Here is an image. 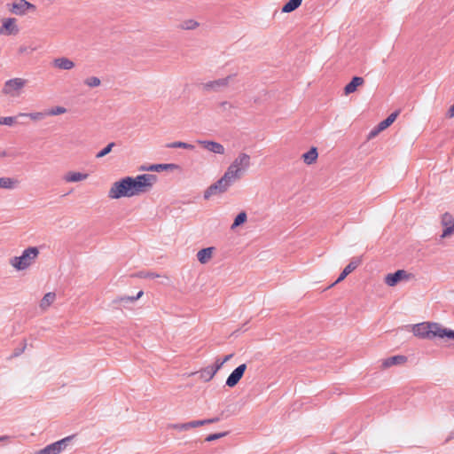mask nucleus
<instances>
[{"mask_svg": "<svg viewBox=\"0 0 454 454\" xmlns=\"http://www.w3.org/2000/svg\"><path fill=\"white\" fill-rule=\"evenodd\" d=\"M131 186L134 196L148 192L157 181V176L153 174L138 175L131 177Z\"/></svg>", "mask_w": 454, "mask_h": 454, "instance_id": "obj_4", "label": "nucleus"}, {"mask_svg": "<svg viewBox=\"0 0 454 454\" xmlns=\"http://www.w3.org/2000/svg\"><path fill=\"white\" fill-rule=\"evenodd\" d=\"M19 181L12 177H0V188L13 190L18 186Z\"/></svg>", "mask_w": 454, "mask_h": 454, "instance_id": "obj_21", "label": "nucleus"}, {"mask_svg": "<svg viewBox=\"0 0 454 454\" xmlns=\"http://www.w3.org/2000/svg\"><path fill=\"white\" fill-rule=\"evenodd\" d=\"M246 369V364H242L239 365L236 369H234V371L229 375V377L226 380V386L230 387H235L243 377Z\"/></svg>", "mask_w": 454, "mask_h": 454, "instance_id": "obj_12", "label": "nucleus"}, {"mask_svg": "<svg viewBox=\"0 0 454 454\" xmlns=\"http://www.w3.org/2000/svg\"><path fill=\"white\" fill-rule=\"evenodd\" d=\"M18 116L0 117V125L12 126L15 123Z\"/></svg>", "mask_w": 454, "mask_h": 454, "instance_id": "obj_36", "label": "nucleus"}, {"mask_svg": "<svg viewBox=\"0 0 454 454\" xmlns=\"http://www.w3.org/2000/svg\"><path fill=\"white\" fill-rule=\"evenodd\" d=\"M114 146H115L114 142L109 143L106 147H104L101 151H99L96 154V158L99 159V158L105 157L106 155H107L108 153H110L112 152V150Z\"/></svg>", "mask_w": 454, "mask_h": 454, "instance_id": "obj_32", "label": "nucleus"}, {"mask_svg": "<svg viewBox=\"0 0 454 454\" xmlns=\"http://www.w3.org/2000/svg\"><path fill=\"white\" fill-rule=\"evenodd\" d=\"M219 420H220V418L215 417V418H212V419H205V422H206V425H207V424L218 422Z\"/></svg>", "mask_w": 454, "mask_h": 454, "instance_id": "obj_43", "label": "nucleus"}, {"mask_svg": "<svg viewBox=\"0 0 454 454\" xmlns=\"http://www.w3.org/2000/svg\"><path fill=\"white\" fill-rule=\"evenodd\" d=\"M38 254L37 247H30L25 249L20 256L11 258L10 264L17 270H26L35 262Z\"/></svg>", "mask_w": 454, "mask_h": 454, "instance_id": "obj_3", "label": "nucleus"}, {"mask_svg": "<svg viewBox=\"0 0 454 454\" xmlns=\"http://www.w3.org/2000/svg\"><path fill=\"white\" fill-rule=\"evenodd\" d=\"M199 27V23L193 20H186L180 24V27L184 30H192Z\"/></svg>", "mask_w": 454, "mask_h": 454, "instance_id": "obj_29", "label": "nucleus"}, {"mask_svg": "<svg viewBox=\"0 0 454 454\" xmlns=\"http://www.w3.org/2000/svg\"><path fill=\"white\" fill-rule=\"evenodd\" d=\"M19 51H20V53H24V52L27 51V48L24 47V46H21Z\"/></svg>", "mask_w": 454, "mask_h": 454, "instance_id": "obj_46", "label": "nucleus"}, {"mask_svg": "<svg viewBox=\"0 0 454 454\" xmlns=\"http://www.w3.org/2000/svg\"><path fill=\"white\" fill-rule=\"evenodd\" d=\"M0 155H1V156H3V157H4V156H7V155H9V154H8L6 152H3Z\"/></svg>", "mask_w": 454, "mask_h": 454, "instance_id": "obj_48", "label": "nucleus"}, {"mask_svg": "<svg viewBox=\"0 0 454 454\" xmlns=\"http://www.w3.org/2000/svg\"><path fill=\"white\" fill-rule=\"evenodd\" d=\"M235 78V74L228 75L215 81H210L202 84L203 90L206 91H220L227 87Z\"/></svg>", "mask_w": 454, "mask_h": 454, "instance_id": "obj_9", "label": "nucleus"}, {"mask_svg": "<svg viewBox=\"0 0 454 454\" xmlns=\"http://www.w3.org/2000/svg\"><path fill=\"white\" fill-rule=\"evenodd\" d=\"M55 299H56L55 293L49 292V293L45 294L44 296L43 297V299L41 300L40 308L43 310H45L54 302Z\"/></svg>", "mask_w": 454, "mask_h": 454, "instance_id": "obj_25", "label": "nucleus"}, {"mask_svg": "<svg viewBox=\"0 0 454 454\" xmlns=\"http://www.w3.org/2000/svg\"><path fill=\"white\" fill-rule=\"evenodd\" d=\"M448 338V339H453L454 340V330H451V329H449V328H444V332H443V338Z\"/></svg>", "mask_w": 454, "mask_h": 454, "instance_id": "obj_42", "label": "nucleus"}, {"mask_svg": "<svg viewBox=\"0 0 454 454\" xmlns=\"http://www.w3.org/2000/svg\"><path fill=\"white\" fill-rule=\"evenodd\" d=\"M46 112L43 113V112H35V113H29V114H20L18 116H27L29 117L31 120H34V121H39V120H42L44 118V116H46Z\"/></svg>", "mask_w": 454, "mask_h": 454, "instance_id": "obj_31", "label": "nucleus"}, {"mask_svg": "<svg viewBox=\"0 0 454 454\" xmlns=\"http://www.w3.org/2000/svg\"><path fill=\"white\" fill-rule=\"evenodd\" d=\"M133 196L134 192L132 191L130 176H126L120 181L114 182L108 192V197L114 200Z\"/></svg>", "mask_w": 454, "mask_h": 454, "instance_id": "obj_5", "label": "nucleus"}, {"mask_svg": "<svg viewBox=\"0 0 454 454\" xmlns=\"http://www.w3.org/2000/svg\"><path fill=\"white\" fill-rule=\"evenodd\" d=\"M318 157L317 150L316 147H311L307 153L302 155L303 161L310 165L314 163Z\"/></svg>", "mask_w": 454, "mask_h": 454, "instance_id": "obj_24", "label": "nucleus"}, {"mask_svg": "<svg viewBox=\"0 0 454 454\" xmlns=\"http://www.w3.org/2000/svg\"><path fill=\"white\" fill-rule=\"evenodd\" d=\"M198 143L203 146L206 150L216 153L224 154L225 149L223 145L215 141L209 140H199Z\"/></svg>", "mask_w": 454, "mask_h": 454, "instance_id": "obj_14", "label": "nucleus"}, {"mask_svg": "<svg viewBox=\"0 0 454 454\" xmlns=\"http://www.w3.org/2000/svg\"><path fill=\"white\" fill-rule=\"evenodd\" d=\"M251 166V157L246 153H239L227 168L228 175H231L237 181L239 180Z\"/></svg>", "mask_w": 454, "mask_h": 454, "instance_id": "obj_2", "label": "nucleus"}, {"mask_svg": "<svg viewBox=\"0 0 454 454\" xmlns=\"http://www.w3.org/2000/svg\"><path fill=\"white\" fill-rule=\"evenodd\" d=\"M7 7L11 13L17 16H25L36 11V6L27 0H14L7 4Z\"/></svg>", "mask_w": 454, "mask_h": 454, "instance_id": "obj_7", "label": "nucleus"}, {"mask_svg": "<svg viewBox=\"0 0 454 454\" xmlns=\"http://www.w3.org/2000/svg\"><path fill=\"white\" fill-rule=\"evenodd\" d=\"M213 247H207L200 249L197 253V259L200 263H207L212 257L213 254Z\"/></svg>", "mask_w": 454, "mask_h": 454, "instance_id": "obj_20", "label": "nucleus"}, {"mask_svg": "<svg viewBox=\"0 0 454 454\" xmlns=\"http://www.w3.org/2000/svg\"><path fill=\"white\" fill-rule=\"evenodd\" d=\"M51 66L59 70H71L74 67V62L68 58L60 57L52 60Z\"/></svg>", "mask_w": 454, "mask_h": 454, "instance_id": "obj_15", "label": "nucleus"}, {"mask_svg": "<svg viewBox=\"0 0 454 454\" xmlns=\"http://www.w3.org/2000/svg\"><path fill=\"white\" fill-rule=\"evenodd\" d=\"M380 131H378V126L373 129L372 130H371L370 134H369V138H372V137H374L378 133H380Z\"/></svg>", "mask_w": 454, "mask_h": 454, "instance_id": "obj_45", "label": "nucleus"}, {"mask_svg": "<svg viewBox=\"0 0 454 454\" xmlns=\"http://www.w3.org/2000/svg\"><path fill=\"white\" fill-rule=\"evenodd\" d=\"M67 113V109L63 106H55L46 112L47 115H59Z\"/></svg>", "mask_w": 454, "mask_h": 454, "instance_id": "obj_34", "label": "nucleus"}, {"mask_svg": "<svg viewBox=\"0 0 454 454\" xmlns=\"http://www.w3.org/2000/svg\"><path fill=\"white\" fill-rule=\"evenodd\" d=\"M167 147L168 148H184V149H189V150L194 149L193 145L188 144L185 142H179V141L168 144Z\"/></svg>", "mask_w": 454, "mask_h": 454, "instance_id": "obj_28", "label": "nucleus"}, {"mask_svg": "<svg viewBox=\"0 0 454 454\" xmlns=\"http://www.w3.org/2000/svg\"><path fill=\"white\" fill-rule=\"evenodd\" d=\"M228 434V432H223V433H216V434H209L207 436L206 438V441L207 442H213V441H215V440H218L225 435Z\"/></svg>", "mask_w": 454, "mask_h": 454, "instance_id": "obj_39", "label": "nucleus"}, {"mask_svg": "<svg viewBox=\"0 0 454 454\" xmlns=\"http://www.w3.org/2000/svg\"><path fill=\"white\" fill-rule=\"evenodd\" d=\"M236 181V179L231 176V175H228V172L225 171L219 180L208 186L204 192V199L208 200L214 195L225 192Z\"/></svg>", "mask_w": 454, "mask_h": 454, "instance_id": "obj_6", "label": "nucleus"}, {"mask_svg": "<svg viewBox=\"0 0 454 454\" xmlns=\"http://www.w3.org/2000/svg\"><path fill=\"white\" fill-rule=\"evenodd\" d=\"M26 80L22 78L10 79L4 82L2 92L11 97H17L26 85Z\"/></svg>", "mask_w": 454, "mask_h": 454, "instance_id": "obj_8", "label": "nucleus"}, {"mask_svg": "<svg viewBox=\"0 0 454 454\" xmlns=\"http://www.w3.org/2000/svg\"><path fill=\"white\" fill-rule=\"evenodd\" d=\"M204 425H206L205 419L193 420V421L188 422L189 430L192 428H194V427L204 426Z\"/></svg>", "mask_w": 454, "mask_h": 454, "instance_id": "obj_41", "label": "nucleus"}, {"mask_svg": "<svg viewBox=\"0 0 454 454\" xmlns=\"http://www.w3.org/2000/svg\"><path fill=\"white\" fill-rule=\"evenodd\" d=\"M398 114H399V112L395 111V112L392 113L391 114H389L385 120L380 121L378 124V131H382L385 129H387V127H389L395 121Z\"/></svg>", "mask_w": 454, "mask_h": 454, "instance_id": "obj_22", "label": "nucleus"}, {"mask_svg": "<svg viewBox=\"0 0 454 454\" xmlns=\"http://www.w3.org/2000/svg\"><path fill=\"white\" fill-rule=\"evenodd\" d=\"M143 291H139L136 296H123L120 298L121 301L134 302L143 295Z\"/></svg>", "mask_w": 454, "mask_h": 454, "instance_id": "obj_38", "label": "nucleus"}, {"mask_svg": "<svg viewBox=\"0 0 454 454\" xmlns=\"http://www.w3.org/2000/svg\"><path fill=\"white\" fill-rule=\"evenodd\" d=\"M442 224L444 227L442 238H446L454 233V218L450 214L445 213L442 215Z\"/></svg>", "mask_w": 454, "mask_h": 454, "instance_id": "obj_13", "label": "nucleus"}, {"mask_svg": "<svg viewBox=\"0 0 454 454\" xmlns=\"http://www.w3.org/2000/svg\"><path fill=\"white\" fill-rule=\"evenodd\" d=\"M84 84L90 88H96L101 84V81L98 77L90 76L84 80Z\"/></svg>", "mask_w": 454, "mask_h": 454, "instance_id": "obj_33", "label": "nucleus"}, {"mask_svg": "<svg viewBox=\"0 0 454 454\" xmlns=\"http://www.w3.org/2000/svg\"><path fill=\"white\" fill-rule=\"evenodd\" d=\"M447 117H449V118L454 117V104L448 110Z\"/></svg>", "mask_w": 454, "mask_h": 454, "instance_id": "obj_44", "label": "nucleus"}, {"mask_svg": "<svg viewBox=\"0 0 454 454\" xmlns=\"http://www.w3.org/2000/svg\"><path fill=\"white\" fill-rule=\"evenodd\" d=\"M364 83V80L360 76H354L352 80L345 86L344 93L345 95L351 94L355 92L357 88Z\"/></svg>", "mask_w": 454, "mask_h": 454, "instance_id": "obj_18", "label": "nucleus"}, {"mask_svg": "<svg viewBox=\"0 0 454 454\" xmlns=\"http://www.w3.org/2000/svg\"><path fill=\"white\" fill-rule=\"evenodd\" d=\"M89 176L88 174L86 173H80V172H67L63 179L67 182V183H76V182H81V181H83L85 179H87Z\"/></svg>", "mask_w": 454, "mask_h": 454, "instance_id": "obj_19", "label": "nucleus"}, {"mask_svg": "<svg viewBox=\"0 0 454 454\" xmlns=\"http://www.w3.org/2000/svg\"><path fill=\"white\" fill-rule=\"evenodd\" d=\"M20 29L17 26V20L15 18H5L3 20L0 27V34L4 35H17Z\"/></svg>", "mask_w": 454, "mask_h": 454, "instance_id": "obj_10", "label": "nucleus"}, {"mask_svg": "<svg viewBox=\"0 0 454 454\" xmlns=\"http://www.w3.org/2000/svg\"><path fill=\"white\" fill-rule=\"evenodd\" d=\"M137 276L139 278H154L160 277V275H158L154 272H150V271H140L137 274Z\"/></svg>", "mask_w": 454, "mask_h": 454, "instance_id": "obj_40", "label": "nucleus"}, {"mask_svg": "<svg viewBox=\"0 0 454 454\" xmlns=\"http://www.w3.org/2000/svg\"><path fill=\"white\" fill-rule=\"evenodd\" d=\"M218 371L215 370L214 364L207 366L200 372V378L204 381H209Z\"/></svg>", "mask_w": 454, "mask_h": 454, "instance_id": "obj_23", "label": "nucleus"}, {"mask_svg": "<svg viewBox=\"0 0 454 454\" xmlns=\"http://www.w3.org/2000/svg\"><path fill=\"white\" fill-rule=\"evenodd\" d=\"M406 361L407 357L405 356L397 355L382 360L381 367L387 369L393 365L403 364Z\"/></svg>", "mask_w": 454, "mask_h": 454, "instance_id": "obj_17", "label": "nucleus"}, {"mask_svg": "<svg viewBox=\"0 0 454 454\" xmlns=\"http://www.w3.org/2000/svg\"><path fill=\"white\" fill-rule=\"evenodd\" d=\"M302 0H289L283 7V12H291L296 10L301 4Z\"/></svg>", "mask_w": 454, "mask_h": 454, "instance_id": "obj_26", "label": "nucleus"}, {"mask_svg": "<svg viewBox=\"0 0 454 454\" xmlns=\"http://www.w3.org/2000/svg\"><path fill=\"white\" fill-rule=\"evenodd\" d=\"M141 169H142V170H145V171H149V170L147 169V166H143V167H141Z\"/></svg>", "mask_w": 454, "mask_h": 454, "instance_id": "obj_47", "label": "nucleus"}, {"mask_svg": "<svg viewBox=\"0 0 454 454\" xmlns=\"http://www.w3.org/2000/svg\"><path fill=\"white\" fill-rule=\"evenodd\" d=\"M176 167V166L175 164H153V165L147 166V169L149 171L160 172V171H163V170H167V169H173Z\"/></svg>", "mask_w": 454, "mask_h": 454, "instance_id": "obj_27", "label": "nucleus"}, {"mask_svg": "<svg viewBox=\"0 0 454 454\" xmlns=\"http://www.w3.org/2000/svg\"><path fill=\"white\" fill-rule=\"evenodd\" d=\"M410 274L404 270H398L394 273H389L385 277V283L388 286H395L401 280H408Z\"/></svg>", "mask_w": 454, "mask_h": 454, "instance_id": "obj_11", "label": "nucleus"}, {"mask_svg": "<svg viewBox=\"0 0 454 454\" xmlns=\"http://www.w3.org/2000/svg\"><path fill=\"white\" fill-rule=\"evenodd\" d=\"M444 327L440 324L434 322H424L417 324L413 327V333L415 336L432 340L435 337L443 338Z\"/></svg>", "mask_w": 454, "mask_h": 454, "instance_id": "obj_1", "label": "nucleus"}, {"mask_svg": "<svg viewBox=\"0 0 454 454\" xmlns=\"http://www.w3.org/2000/svg\"><path fill=\"white\" fill-rule=\"evenodd\" d=\"M361 263V259L353 258L351 262L344 268L337 280L333 284L335 285L340 281H342L348 274H350L353 270H355L358 265Z\"/></svg>", "mask_w": 454, "mask_h": 454, "instance_id": "obj_16", "label": "nucleus"}, {"mask_svg": "<svg viewBox=\"0 0 454 454\" xmlns=\"http://www.w3.org/2000/svg\"><path fill=\"white\" fill-rule=\"evenodd\" d=\"M247 214L245 212H240L234 219L233 223L231 224V229H235L238 226L241 225L247 221Z\"/></svg>", "mask_w": 454, "mask_h": 454, "instance_id": "obj_30", "label": "nucleus"}, {"mask_svg": "<svg viewBox=\"0 0 454 454\" xmlns=\"http://www.w3.org/2000/svg\"><path fill=\"white\" fill-rule=\"evenodd\" d=\"M168 428L176 429V430H179V431H187V430H189L188 422L187 423H181V424H169V425H168Z\"/></svg>", "mask_w": 454, "mask_h": 454, "instance_id": "obj_37", "label": "nucleus"}, {"mask_svg": "<svg viewBox=\"0 0 454 454\" xmlns=\"http://www.w3.org/2000/svg\"><path fill=\"white\" fill-rule=\"evenodd\" d=\"M232 356H233V354H230V355L225 356L223 359L217 358L214 364L215 370L219 371L223 367V365L226 362H228Z\"/></svg>", "mask_w": 454, "mask_h": 454, "instance_id": "obj_35", "label": "nucleus"}]
</instances>
